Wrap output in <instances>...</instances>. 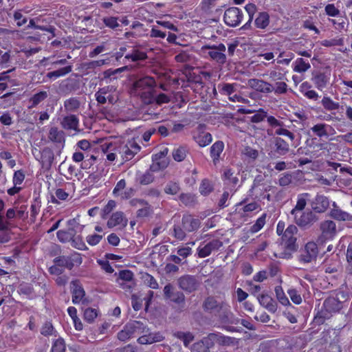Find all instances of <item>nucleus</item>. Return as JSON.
<instances>
[{"label":"nucleus","mask_w":352,"mask_h":352,"mask_svg":"<svg viewBox=\"0 0 352 352\" xmlns=\"http://www.w3.org/2000/svg\"><path fill=\"white\" fill-rule=\"evenodd\" d=\"M48 97V94L45 91H41L38 93L34 94L30 99L31 105L30 108H33L39 104L41 102L45 100Z\"/></svg>","instance_id":"nucleus-43"},{"label":"nucleus","mask_w":352,"mask_h":352,"mask_svg":"<svg viewBox=\"0 0 352 352\" xmlns=\"http://www.w3.org/2000/svg\"><path fill=\"white\" fill-rule=\"evenodd\" d=\"M330 79V72H315L312 74L311 80L315 85V87L319 89L322 90L325 88L329 83Z\"/></svg>","instance_id":"nucleus-19"},{"label":"nucleus","mask_w":352,"mask_h":352,"mask_svg":"<svg viewBox=\"0 0 352 352\" xmlns=\"http://www.w3.org/2000/svg\"><path fill=\"white\" fill-rule=\"evenodd\" d=\"M292 215L294 216V222L301 228L310 226L317 220L316 215L311 211L300 212V213H296V214Z\"/></svg>","instance_id":"nucleus-16"},{"label":"nucleus","mask_w":352,"mask_h":352,"mask_svg":"<svg viewBox=\"0 0 352 352\" xmlns=\"http://www.w3.org/2000/svg\"><path fill=\"white\" fill-rule=\"evenodd\" d=\"M173 336L182 340L184 343V345L186 347H188L190 342H192L194 340L195 336L194 335L190 332H184V331H176L173 333Z\"/></svg>","instance_id":"nucleus-40"},{"label":"nucleus","mask_w":352,"mask_h":352,"mask_svg":"<svg viewBox=\"0 0 352 352\" xmlns=\"http://www.w3.org/2000/svg\"><path fill=\"white\" fill-rule=\"evenodd\" d=\"M164 190L168 195H175L179 192L180 186L179 183L170 181L165 186Z\"/></svg>","instance_id":"nucleus-51"},{"label":"nucleus","mask_w":352,"mask_h":352,"mask_svg":"<svg viewBox=\"0 0 352 352\" xmlns=\"http://www.w3.org/2000/svg\"><path fill=\"white\" fill-rule=\"evenodd\" d=\"M71 244L72 247L80 250H86L88 249L85 242L83 241L82 236L79 235L74 236L72 239Z\"/></svg>","instance_id":"nucleus-56"},{"label":"nucleus","mask_w":352,"mask_h":352,"mask_svg":"<svg viewBox=\"0 0 352 352\" xmlns=\"http://www.w3.org/2000/svg\"><path fill=\"white\" fill-rule=\"evenodd\" d=\"M126 182L125 179H122L118 181L113 190V195L115 197H120L122 192L125 189Z\"/></svg>","instance_id":"nucleus-57"},{"label":"nucleus","mask_w":352,"mask_h":352,"mask_svg":"<svg viewBox=\"0 0 352 352\" xmlns=\"http://www.w3.org/2000/svg\"><path fill=\"white\" fill-rule=\"evenodd\" d=\"M179 200L186 206H191L195 201V197L189 193H182L179 195Z\"/></svg>","instance_id":"nucleus-63"},{"label":"nucleus","mask_w":352,"mask_h":352,"mask_svg":"<svg viewBox=\"0 0 352 352\" xmlns=\"http://www.w3.org/2000/svg\"><path fill=\"white\" fill-rule=\"evenodd\" d=\"M177 283L181 289L188 294L196 291L199 286V282L196 276L189 274L179 277Z\"/></svg>","instance_id":"nucleus-12"},{"label":"nucleus","mask_w":352,"mask_h":352,"mask_svg":"<svg viewBox=\"0 0 352 352\" xmlns=\"http://www.w3.org/2000/svg\"><path fill=\"white\" fill-rule=\"evenodd\" d=\"M312 209L318 213L325 212L329 206V199L323 195L318 194L311 201Z\"/></svg>","instance_id":"nucleus-20"},{"label":"nucleus","mask_w":352,"mask_h":352,"mask_svg":"<svg viewBox=\"0 0 352 352\" xmlns=\"http://www.w3.org/2000/svg\"><path fill=\"white\" fill-rule=\"evenodd\" d=\"M221 302L214 296H208L203 302L202 308L205 312L214 314L221 306Z\"/></svg>","instance_id":"nucleus-23"},{"label":"nucleus","mask_w":352,"mask_h":352,"mask_svg":"<svg viewBox=\"0 0 352 352\" xmlns=\"http://www.w3.org/2000/svg\"><path fill=\"white\" fill-rule=\"evenodd\" d=\"M127 222L128 220L124 218V213L118 211L112 214L108 220L107 225L109 228H112L120 225L124 228L126 226Z\"/></svg>","instance_id":"nucleus-24"},{"label":"nucleus","mask_w":352,"mask_h":352,"mask_svg":"<svg viewBox=\"0 0 352 352\" xmlns=\"http://www.w3.org/2000/svg\"><path fill=\"white\" fill-rule=\"evenodd\" d=\"M248 86L262 94H270L274 90V86L271 83L258 78L249 79Z\"/></svg>","instance_id":"nucleus-17"},{"label":"nucleus","mask_w":352,"mask_h":352,"mask_svg":"<svg viewBox=\"0 0 352 352\" xmlns=\"http://www.w3.org/2000/svg\"><path fill=\"white\" fill-rule=\"evenodd\" d=\"M70 290L74 304L82 303L87 305L89 301L85 297V292L78 280H74L70 283Z\"/></svg>","instance_id":"nucleus-10"},{"label":"nucleus","mask_w":352,"mask_h":352,"mask_svg":"<svg viewBox=\"0 0 352 352\" xmlns=\"http://www.w3.org/2000/svg\"><path fill=\"white\" fill-rule=\"evenodd\" d=\"M140 146L134 139L129 140L126 142L121 143L117 148V151L120 155L122 160L127 162L133 158V157L140 151Z\"/></svg>","instance_id":"nucleus-5"},{"label":"nucleus","mask_w":352,"mask_h":352,"mask_svg":"<svg viewBox=\"0 0 352 352\" xmlns=\"http://www.w3.org/2000/svg\"><path fill=\"white\" fill-rule=\"evenodd\" d=\"M212 346L208 336L202 340L195 342L192 345L191 352H210L209 349Z\"/></svg>","instance_id":"nucleus-33"},{"label":"nucleus","mask_w":352,"mask_h":352,"mask_svg":"<svg viewBox=\"0 0 352 352\" xmlns=\"http://www.w3.org/2000/svg\"><path fill=\"white\" fill-rule=\"evenodd\" d=\"M258 300L261 306L267 309L272 313H275L277 310L276 302L267 294H261L258 296Z\"/></svg>","instance_id":"nucleus-27"},{"label":"nucleus","mask_w":352,"mask_h":352,"mask_svg":"<svg viewBox=\"0 0 352 352\" xmlns=\"http://www.w3.org/2000/svg\"><path fill=\"white\" fill-rule=\"evenodd\" d=\"M131 330L129 329L128 324H126L122 330L118 332V338L121 341H126L133 337Z\"/></svg>","instance_id":"nucleus-55"},{"label":"nucleus","mask_w":352,"mask_h":352,"mask_svg":"<svg viewBox=\"0 0 352 352\" xmlns=\"http://www.w3.org/2000/svg\"><path fill=\"white\" fill-rule=\"evenodd\" d=\"M267 118L269 126L272 129H274L275 135H283L287 137L291 142L295 139V135L287 129L285 123L280 119H277L273 116H267V113L263 109H260L256 113L252 116L250 120L253 123H258L264 120Z\"/></svg>","instance_id":"nucleus-2"},{"label":"nucleus","mask_w":352,"mask_h":352,"mask_svg":"<svg viewBox=\"0 0 352 352\" xmlns=\"http://www.w3.org/2000/svg\"><path fill=\"white\" fill-rule=\"evenodd\" d=\"M328 127L330 126L325 123H318L314 125L310 129V130L314 133V135L318 136V138L328 137Z\"/></svg>","instance_id":"nucleus-39"},{"label":"nucleus","mask_w":352,"mask_h":352,"mask_svg":"<svg viewBox=\"0 0 352 352\" xmlns=\"http://www.w3.org/2000/svg\"><path fill=\"white\" fill-rule=\"evenodd\" d=\"M321 103L324 109L329 111L338 110L340 107V104L334 102L329 96H324L321 100Z\"/></svg>","instance_id":"nucleus-45"},{"label":"nucleus","mask_w":352,"mask_h":352,"mask_svg":"<svg viewBox=\"0 0 352 352\" xmlns=\"http://www.w3.org/2000/svg\"><path fill=\"white\" fill-rule=\"evenodd\" d=\"M267 214H263L255 222V223L251 227L250 230L252 232H258L265 224Z\"/></svg>","instance_id":"nucleus-58"},{"label":"nucleus","mask_w":352,"mask_h":352,"mask_svg":"<svg viewBox=\"0 0 352 352\" xmlns=\"http://www.w3.org/2000/svg\"><path fill=\"white\" fill-rule=\"evenodd\" d=\"M34 338V335L26 330L19 332L18 333H11V341L15 344H25Z\"/></svg>","instance_id":"nucleus-25"},{"label":"nucleus","mask_w":352,"mask_h":352,"mask_svg":"<svg viewBox=\"0 0 352 352\" xmlns=\"http://www.w3.org/2000/svg\"><path fill=\"white\" fill-rule=\"evenodd\" d=\"M213 190V186L210 181L208 179H204L201 181L199 186V192L204 195H208Z\"/></svg>","instance_id":"nucleus-52"},{"label":"nucleus","mask_w":352,"mask_h":352,"mask_svg":"<svg viewBox=\"0 0 352 352\" xmlns=\"http://www.w3.org/2000/svg\"><path fill=\"white\" fill-rule=\"evenodd\" d=\"M255 26L259 29H265L270 24V15L266 12H259L254 21Z\"/></svg>","instance_id":"nucleus-37"},{"label":"nucleus","mask_w":352,"mask_h":352,"mask_svg":"<svg viewBox=\"0 0 352 352\" xmlns=\"http://www.w3.org/2000/svg\"><path fill=\"white\" fill-rule=\"evenodd\" d=\"M348 299L347 293L344 291H338L335 296H329L324 300L323 303L324 309L328 313L338 312Z\"/></svg>","instance_id":"nucleus-4"},{"label":"nucleus","mask_w":352,"mask_h":352,"mask_svg":"<svg viewBox=\"0 0 352 352\" xmlns=\"http://www.w3.org/2000/svg\"><path fill=\"white\" fill-rule=\"evenodd\" d=\"M310 195L307 192L298 195L296 204L292 210L291 214H296V213H300V212H302L307 205V201Z\"/></svg>","instance_id":"nucleus-31"},{"label":"nucleus","mask_w":352,"mask_h":352,"mask_svg":"<svg viewBox=\"0 0 352 352\" xmlns=\"http://www.w3.org/2000/svg\"><path fill=\"white\" fill-rule=\"evenodd\" d=\"M208 340H210L212 346L217 343L220 345H229L231 342V338L219 333L208 334Z\"/></svg>","instance_id":"nucleus-36"},{"label":"nucleus","mask_w":352,"mask_h":352,"mask_svg":"<svg viewBox=\"0 0 352 352\" xmlns=\"http://www.w3.org/2000/svg\"><path fill=\"white\" fill-rule=\"evenodd\" d=\"M158 164L151 166L150 168L144 173L140 175L138 177V182L141 185H148L151 184L155 179L153 172L158 169Z\"/></svg>","instance_id":"nucleus-30"},{"label":"nucleus","mask_w":352,"mask_h":352,"mask_svg":"<svg viewBox=\"0 0 352 352\" xmlns=\"http://www.w3.org/2000/svg\"><path fill=\"white\" fill-rule=\"evenodd\" d=\"M224 149V143L223 141L218 140L215 142L210 148V155L214 165H217L220 160V156Z\"/></svg>","instance_id":"nucleus-26"},{"label":"nucleus","mask_w":352,"mask_h":352,"mask_svg":"<svg viewBox=\"0 0 352 352\" xmlns=\"http://www.w3.org/2000/svg\"><path fill=\"white\" fill-rule=\"evenodd\" d=\"M65 344L62 338H58L52 344L51 352H65Z\"/></svg>","instance_id":"nucleus-61"},{"label":"nucleus","mask_w":352,"mask_h":352,"mask_svg":"<svg viewBox=\"0 0 352 352\" xmlns=\"http://www.w3.org/2000/svg\"><path fill=\"white\" fill-rule=\"evenodd\" d=\"M36 151H38L39 157L38 155H36L34 153H33V154L36 159L41 163L42 168L45 170H50L54 160L53 151L49 147H45L39 151L36 149Z\"/></svg>","instance_id":"nucleus-13"},{"label":"nucleus","mask_w":352,"mask_h":352,"mask_svg":"<svg viewBox=\"0 0 352 352\" xmlns=\"http://www.w3.org/2000/svg\"><path fill=\"white\" fill-rule=\"evenodd\" d=\"M236 84L220 83L218 85V89L221 94L230 96L236 91Z\"/></svg>","instance_id":"nucleus-42"},{"label":"nucleus","mask_w":352,"mask_h":352,"mask_svg":"<svg viewBox=\"0 0 352 352\" xmlns=\"http://www.w3.org/2000/svg\"><path fill=\"white\" fill-rule=\"evenodd\" d=\"M118 19L116 16H106L102 19V21L107 27L116 29L120 26Z\"/></svg>","instance_id":"nucleus-60"},{"label":"nucleus","mask_w":352,"mask_h":352,"mask_svg":"<svg viewBox=\"0 0 352 352\" xmlns=\"http://www.w3.org/2000/svg\"><path fill=\"white\" fill-rule=\"evenodd\" d=\"M155 87L154 78L144 76L133 82L131 93L140 97L144 104H152L155 100Z\"/></svg>","instance_id":"nucleus-1"},{"label":"nucleus","mask_w":352,"mask_h":352,"mask_svg":"<svg viewBox=\"0 0 352 352\" xmlns=\"http://www.w3.org/2000/svg\"><path fill=\"white\" fill-rule=\"evenodd\" d=\"M297 232V227L292 224L285 229L283 235L281 236L282 244L284 245L287 250L291 252H296L298 248L296 243L297 238L296 236Z\"/></svg>","instance_id":"nucleus-6"},{"label":"nucleus","mask_w":352,"mask_h":352,"mask_svg":"<svg viewBox=\"0 0 352 352\" xmlns=\"http://www.w3.org/2000/svg\"><path fill=\"white\" fill-rule=\"evenodd\" d=\"M186 232L187 231H186L183 228L182 223L181 224H177V225H175L174 227H173V235L177 239H178L179 241H182L186 236Z\"/></svg>","instance_id":"nucleus-54"},{"label":"nucleus","mask_w":352,"mask_h":352,"mask_svg":"<svg viewBox=\"0 0 352 352\" xmlns=\"http://www.w3.org/2000/svg\"><path fill=\"white\" fill-rule=\"evenodd\" d=\"M318 254V248L314 241L307 242L301 254L299 255L298 260L303 263H309L316 261Z\"/></svg>","instance_id":"nucleus-9"},{"label":"nucleus","mask_w":352,"mask_h":352,"mask_svg":"<svg viewBox=\"0 0 352 352\" xmlns=\"http://www.w3.org/2000/svg\"><path fill=\"white\" fill-rule=\"evenodd\" d=\"M61 124L65 129L76 130L78 126V119L74 115L67 116L63 119Z\"/></svg>","instance_id":"nucleus-38"},{"label":"nucleus","mask_w":352,"mask_h":352,"mask_svg":"<svg viewBox=\"0 0 352 352\" xmlns=\"http://www.w3.org/2000/svg\"><path fill=\"white\" fill-rule=\"evenodd\" d=\"M195 141L201 146L204 147L212 142V135L208 132H199L193 135Z\"/></svg>","instance_id":"nucleus-34"},{"label":"nucleus","mask_w":352,"mask_h":352,"mask_svg":"<svg viewBox=\"0 0 352 352\" xmlns=\"http://www.w3.org/2000/svg\"><path fill=\"white\" fill-rule=\"evenodd\" d=\"M245 10L249 14L248 21L242 27L243 30H248L251 26V23L253 20L254 14L256 10V6L254 3H248L245 7Z\"/></svg>","instance_id":"nucleus-49"},{"label":"nucleus","mask_w":352,"mask_h":352,"mask_svg":"<svg viewBox=\"0 0 352 352\" xmlns=\"http://www.w3.org/2000/svg\"><path fill=\"white\" fill-rule=\"evenodd\" d=\"M125 59L131 60L133 62L143 60L147 58V55L145 52L138 50H133L131 53L126 54L124 56Z\"/></svg>","instance_id":"nucleus-46"},{"label":"nucleus","mask_w":352,"mask_h":352,"mask_svg":"<svg viewBox=\"0 0 352 352\" xmlns=\"http://www.w3.org/2000/svg\"><path fill=\"white\" fill-rule=\"evenodd\" d=\"M216 314L220 320L226 323H233L234 320V316L231 311V307L229 303L226 300H221V306Z\"/></svg>","instance_id":"nucleus-18"},{"label":"nucleus","mask_w":352,"mask_h":352,"mask_svg":"<svg viewBox=\"0 0 352 352\" xmlns=\"http://www.w3.org/2000/svg\"><path fill=\"white\" fill-rule=\"evenodd\" d=\"M98 312L97 310L92 308H88L85 310L84 312V319L87 321L89 323H91L94 319L97 317Z\"/></svg>","instance_id":"nucleus-62"},{"label":"nucleus","mask_w":352,"mask_h":352,"mask_svg":"<svg viewBox=\"0 0 352 352\" xmlns=\"http://www.w3.org/2000/svg\"><path fill=\"white\" fill-rule=\"evenodd\" d=\"M203 51L205 50H209L208 52V56L210 58L220 65H223L226 62V56L224 54L226 47L223 43L219 45H206L201 48Z\"/></svg>","instance_id":"nucleus-7"},{"label":"nucleus","mask_w":352,"mask_h":352,"mask_svg":"<svg viewBox=\"0 0 352 352\" xmlns=\"http://www.w3.org/2000/svg\"><path fill=\"white\" fill-rule=\"evenodd\" d=\"M223 245L219 239H213L206 244L201 243L197 248V255L199 258H205L214 251L218 250Z\"/></svg>","instance_id":"nucleus-15"},{"label":"nucleus","mask_w":352,"mask_h":352,"mask_svg":"<svg viewBox=\"0 0 352 352\" xmlns=\"http://www.w3.org/2000/svg\"><path fill=\"white\" fill-rule=\"evenodd\" d=\"M274 187L270 184L265 182L262 175H257L252 183V185L248 192V197L243 201L245 202L248 199L257 201H261L266 199L268 201L272 200L270 194L267 193Z\"/></svg>","instance_id":"nucleus-3"},{"label":"nucleus","mask_w":352,"mask_h":352,"mask_svg":"<svg viewBox=\"0 0 352 352\" xmlns=\"http://www.w3.org/2000/svg\"><path fill=\"white\" fill-rule=\"evenodd\" d=\"M49 138L56 142H61L63 139L62 132L58 131L56 127H52L49 132Z\"/></svg>","instance_id":"nucleus-59"},{"label":"nucleus","mask_w":352,"mask_h":352,"mask_svg":"<svg viewBox=\"0 0 352 352\" xmlns=\"http://www.w3.org/2000/svg\"><path fill=\"white\" fill-rule=\"evenodd\" d=\"M53 262L62 268L65 267L68 270H72L75 265H80L82 259L80 254L74 252L69 256H57L54 258Z\"/></svg>","instance_id":"nucleus-8"},{"label":"nucleus","mask_w":352,"mask_h":352,"mask_svg":"<svg viewBox=\"0 0 352 352\" xmlns=\"http://www.w3.org/2000/svg\"><path fill=\"white\" fill-rule=\"evenodd\" d=\"M320 229L325 239H332L336 234V223L331 220L321 222Z\"/></svg>","instance_id":"nucleus-22"},{"label":"nucleus","mask_w":352,"mask_h":352,"mask_svg":"<svg viewBox=\"0 0 352 352\" xmlns=\"http://www.w3.org/2000/svg\"><path fill=\"white\" fill-rule=\"evenodd\" d=\"M310 67L309 62H306L302 58H298L294 62V71L298 73H304Z\"/></svg>","instance_id":"nucleus-44"},{"label":"nucleus","mask_w":352,"mask_h":352,"mask_svg":"<svg viewBox=\"0 0 352 352\" xmlns=\"http://www.w3.org/2000/svg\"><path fill=\"white\" fill-rule=\"evenodd\" d=\"M163 336L160 333H144L138 339L140 344H150L154 342H160L163 340Z\"/></svg>","instance_id":"nucleus-28"},{"label":"nucleus","mask_w":352,"mask_h":352,"mask_svg":"<svg viewBox=\"0 0 352 352\" xmlns=\"http://www.w3.org/2000/svg\"><path fill=\"white\" fill-rule=\"evenodd\" d=\"M275 294L277 300L279 301L280 303H281L284 306H287L290 305L289 300L288 298L286 296V295L284 293V291L281 286H276L275 289Z\"/></svg>","instance_id":"nucleus-48"},{"label":"nucleus","mask_w":352,"mask_h":352,"mask_svg":"<svg viewBox=\"0 0 352 352\" xmlns=\"http://www.w3.org/2000/svg\"><path fill=\"white\" fill-rule=\"evenodd\" d=\"M277 135L273 138L274 151H272L269 155L279 157L286 155L290 151V145L283 138Z\"/></svg>","instance_id":"nucleus-14"},{"label":"nucleus","mask_w":352,"mask_h":352,"mask_svg":"<svg viewBox=\"0 0 352 352\" xmlns=\"http://www.w3.org/2000/svg\"><path fill=\"white\" fill-rule=\"evenodd\" d=\"M316 138H312L306 141L307 146L311 149V153L315 157H319L320 155L317 152L321 150L327 149V143H320L316 142Z\"/></svg>","instance_id":"nucleus-32"},{"label":"nucleus","mask_w":352,"mask_h":352,"mask_svg":"<svg viewBox=\"0 0 352 352\" xmlns=\"http://www.w3.org/2000/svg\"><path fill=\"white\" fill-rule=\"evenodd\" d=\"M243 14L241 10L231 7L226 10L223 15L225 23L230 27L238 26L242 21Z\"/></svg>","instance_id":"nucleus-11"},{"label":"nucleus","mask_w":352,"mask_h":352,"mask_svg":"<svg viewBox=\"0 0 352 352\" xmlns=\"http://www.w3.org/2000/svg\"><path fill=\"white\" fill-rule=\"evenodd\" d=\"M333 206L334 208L330 211V216L333 219L340 221H352V214L336 207L335 202L333 203Z\"/></svg>","instance_id":"nucleus-29"},{"label":"nucleus","mask_w":352,"mask_h":352,"mask_svg":"<svg viewBox=\"0 0 352 352\" xmlns=\"http://www.w3.org/2000/svg\"><path fill=\"white\" fill-rule=\"evenodd\" d=\"M346 261L348 263L347 266V270L349 272L350 274H352V244L350 243L348 245L347 250H346Z\"/></svg>","instance_id":"nucleus-64"},{"label":"nucleus","mask_w":352,"mask_h":352,"mask_svg":"<svg viewBox=\"0 0 352 352\" xmlns=\"http://www.w3.org/2000/svg\"><path fill=\"white\" fill-rule=\"evenodd\" d=\"M80 102L76 98H70L64 102V107L67 111H75L80 107Z\"/></svg>","instance_id":"nucleus-47"},{"label":"nucleus","mask_w":352,"mask_h":352,"mask_svg":"<svg viewBox=\"0 0 352 352\" xmlns=\"http://www.w3.org/2000/svg\"><path fill=\"white\" fill-rule=\"evenodd\" d=\"M181 223L187 232H192L199 228L201 222L199 219L194 218L191 214H184Z\"/></svg>","instance_id":"nucleus-21"},{"label":"nucleus","mask_w":352,"mask_h":352,"mask_svg":"<svg viewBox=\"0 0 352 352\" xmlns=\"http://www.w3.org/2000/svg\"><path fill=\"white\" fill-rule=\"evenodd\" d=\"M127 324L133 336L148 332V329L140 321L133 320Z\"/></svg>","instance_id":"nucleus-35"},{"label":"nucleus","mask_w":352,"mask_h":352,"mask_svg":"<svg viewBox=\"0 0 352 352\" xmlns=\"http://www.w3.org/2000/svg\"><path fill=\"white\" fill-rule=\"evenodd\" d=\"M72 71V66L68 65L55 71L48 72L46 77L50 79H56L59 77L64 76Z\"/></svg>","instance_id":"nucleus-41"},{"label":"nucleus","mask_w":352,"mask_h":352,"mask_svg":"<svg viewBox=\"0 0 352 352\" xmlns=\"http://www.w3.org/2000/svg\"><path fill=\"white\" fill-rule=\"evenodd\" d=\"M223 175L227 184L231 185L233 188L236 186L239 182V179L236 176L234 175V173L230 169L226 170Z\"/></svg>","instance_id":"nucleus-53"},{"label":"nucleus","mask_w":352,"mask_h":352,"mask_svg":"<svg viewBox=\"0 0 352 352\" xmlns=\"http://www.w3.org/2000/svg\"><path fill=\"white\" fill-rule=\"evenodd\" d=\"M187 152L186 146H179L173 151V157L177 162H182L186 158Z\"/></svg>","instance_id":"nucleus-50"}]
</instances>
